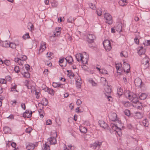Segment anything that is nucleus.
I'll return each instance as SVG.
<instances>
[{
	"instance_id": "obj_1",
	"label": "nucleus",
	"mask_w": 150,
	"mask_h": 150,
	"mask_svg": "<svg viewBox=\"0 0 150 150\" xmlns=\"http://www.w3.org/2000/svg\"><path fill=\"white\" fill-rule=\"evenodd\" d=\"M125 95L126 98L134 103V106L138 109H140L141 102L138 101V98L136 94L130 92L129 91H127L125 92Z\"/></svg>"
},
{
	"instance_id": "obj_2",
	"label": "nucleus",
	"mask_w": 150,
	"mask_h": 150,
	"mask_svg": "<svg viewBox=\"0 0 150 150\" xmlns=\"http://www.w3.org/2000/svg\"><path fill=\"white\" fill-rule=\"evenodd\" d=\"M76 59L78 62L81 61H82V63L83 64H87L88 62V59L87 58L86 59L85 61H84L83 59L84 57L82 54L81 53H78L75 56Z\"/></svg>"
},
{
	"instance_id": "obj_3",
	"label": "nucleus",
	"mask_w": 150,
	"mask_h": 150,
	"mask_svg": "<svg viewBox=\"0 0 150 150\" xmlns=\"http://www.w3.org/2000/svg\"><path fill=\"white\" fill-rule=\"evenodd\" d=\"M102 142L96 141L93 144L90 145V147L94 149L98 150L102 145Z\"/></svg>"
},
{
	"instance_id": "obj_4",
	"label": "nucleus",
	"mask_w": 150,
	"mask_h": 150,
	"mask_svg": "<svg viewBox=\"0 0 150 150\" xmlns=\"http://www.w3.org/2000/svg\"><path fill=\"white\" fill-rule=\"evenodd\" d=\"M103 45L105 49L108 51H110L112 47L110 41L108 40H106L103 42Z\"/></svg>"
},
{
	"instance_id": "obj_5",
	"label": "nucleus",
	"mask_w": 150,
	"mask_h": 150,
	"mask_svg": "<svg viewBox=\"0 0 150 150\" xmlns=\"http://www.w3.org/2000/svg\"><path fill=\"white\" fill-rule=\"evenodd\" d=\"M104 17L106 20L105 22L109 24H111L112 23V17L111 15L108 13H105L104 15Z\"/></svg>"
},
{
	"instance_id": "obj_6",
	"label": "nucleus",
	"mask_w": 150,
	"mask_h": 150,
	"mask_svg": "<svg viewBox=\"0 0 150 150\" xmlns=\"http://www.w3.org/2000/svg\"><path fill=\"white\" fill-rule=\"evenodd\" d=\"M143 55L145 57L142 59L141 63L145 65L146 67H147L149 66V58L145 54H143Z\"/></svg>"
},
{
	"instance_id": "obj_7",
	"label": "nucleus",
	"mask_w": 150,
	"mask_h": 150,
	"mask_svg": "<svg viewBox=\"0 0 150 150\" xmlns=\"http://www.w3.org/2000/svg\"><path fill=\"white\" fill-rule=\"evenodd\" d=\"M117 115L116 113L114 112H111L109 115V118L110 120L112 121L116 120Z\"/></svg>"
},
{
	"instance_id": "obj_8",
	"label": "nucleus",
	"mask_w": 150,
	"mask_h": 150,
	"mask_svg": "<svg viewBox=\"0 0 150 150\" xmlns=\"http://www.w3.org/2000/svg\"><path fill=\"white\" fill-rule=\"evenodd\" d=\"M96 38L95 36L93 34H89L87 37V41L89 43H92L93 40Z\"/></svg>"
},
{
	"instance_id": "obj_9",
	"label": "nucleus",
	"mask_w": 150,
	"mask_h": 150,
	"mask_svg": "<svg viewBox=\"0 0 150 150\" xmlns=\"http://www.w3.org/2000/svg\"><path fill=\"white\" fill-rule=\"evenodd\" d=\"M46 43L44 42H41L40 43V48L39 50V53L42 52L46 49Z\"/></svg>"
},
{
	"instance_id": "obj_10",
	"label": "nucleus",
	"mask_w": 150,
	"mask_h": 150,
	"mask_svg": "<svg viewBox=\"0 0 150 150\" xmlns=\"http://www.w3.org/2000/svg\"><path fill=\"white\" fill-rule=\"evenodd\" d=\"M32 114V111H31L30 112H29V111L28 110H26L23 113V116L24 118H28L31 117Z\"/></svg>"
},
{
	"instance_id": "obj_11",
	"label": "nucleus",
	"mask_w": 150,
	"mask_h": 150,
	"mask_svg": "<svg viewBox=\"0 0 150 150\" xmlns=\"http://www.w3.org/2000/svg\"><path fill=\"white\" fill-rule=\"evenodd\" d=\"M48 140L51 144H55L57 143L56 139L54 137H50L48 139Z\"/></svg>"
},
{
	"instance_id": "obj_12",
	"label": "nucleus",
	"mask_w": 150,
	"mask_h": 150,
	"mask_svg": "<svg viewBox=\"0 0 150 150\" xmlns=\"http://www.w3.org/2000/svg\"><path fill=\"white\" fill-rule=\"evenodd\" d=\"M98 123L100 127L103 128L105 129L108 127V125L102 120H99Z\"/></svg>"
},
{
	"instance_id": "obj_13",
	"label": "nucleus",
	"mask_w": 150,
	"mask_h": 150,
	"mask_svg": "<svg viewBox=\"0 0 150 150\" xmlns=\"http://www.w3.org/2000/svg\"><path fill=\"white\" fill-rule=\"evenodd\" d=\"M9 42L7 41H1L0 42V45L4 47H8L9 46Z\"/></svg>"
},
{
	"instance_id": "obj_14",
	"label": "nucleus",
	"mask_w": 150,
	"mask_h": 150,
	"mask_svg": "<svg viewBox=\"0 0 150 150\" xmlns=\"http://www.w3.org/2000/svg\"><path fill=\"white\" fill-rule=\"evenodd\" d=\"M125 68L124 69V71L125 72H126L127 73H128L129 72L130 68V65L129 64L125 63L124 64Z\"/></svg>"
},
{
	"instance_id": "obj_15",
	"label": "nucleus",
	"mask_w": 150,
	"mask_h": 150,
	"mask_svg": "<svg viewBox=\"0 0 150 150\" xmlns=\"http://www.w3.org/2000/svg\"><path fill=\"white\" fill-rule=\"evenodd\" d=\"M65 59L67 62H68L70 64H71L73 62L72 57L71 56H68Z\"/></svg>"
},
{
	"instance_id": "obj_16",
	"label": "nucleus",
	"mask_w": 150,
	"mask_h": 150,
	"mask_svg": "<svg viewBox=\"0 0 150 150\" xmlns=\"http://www.w3.org/2000/svg\"><path fill=\"white\" fill-rule=\"evenodd\" d=\"M122 23H118L116 26L115 27V29L116 31L118 32H120L122 30Z\"/></svg>"
},
{
	"instance_id": "obj_17",
	"label": "nucleus",
	"mask_w": 150,
	"mask_h": 150,
	"mask_svg": "<svg viewBox=\"0 0 150 150\" xmlns=\"http://www.w3.org/2000/svg\"><path fill=\"white\" fill-rule=\"evenodd\" d=\"M35 147V145L31 143H29L26 146V149L28 150H33Z\"/></svg>"
},
{
	"instance_id": "obj_18",
	"label": "nucleus",
	"mask_w": 150,
	"mask_h": 150,
	"mask_svg": "<svg viewBox=\"0 0 150 150\" xmlns=\"http://www.w3.org/2000/svg\"><path fill=\"white\" fill-rule=\"evenodd\" d=\"M14 61L17 63L19 65H23L24 62L22 61L19 58H14Z\"/></svg>"
},
{
	"instance_id": "obj_19",
	"label": "nucleus",
	"mask_w": 150,
	"mask_h": 150,
	"mask_svg": "<svg viewBox=\"0 0 150 150\" xmlns=\"http://www.w3.org/2000/svg\"><path fill=\"white\" fill-rule=\"evenodd\" d=\"M45 91L48 92L49 94L52 95L54 94V91L52 89L47 88V89H45Z\"/></svg>"
},
{
	"instance_id": "obj_20",
	"label": "nucleus",
	"mask_w": 150,
	"mask_h": 150,
	"mask_svg": "<svg viewBox=\"0 0 150 150\" xmlns=\"http://www.w3.org/2000/svg\"><path fill=\"white\" fill-rule=\"evenodd\" d=\"M134 83L137 86H141V79L139 78H137L135 79Z\"/></svg>"
},
{
	"instance_id": "obj_21",
	"label": "nucleus",
	"mask_w": 150,
	"mask_h": 150,
	"mask_svg": "<svg viewBox=\"0 0 150 150\" xmlns=\"http://www.w3.org/2000/svg\"><path fill=\"white\" fill-rule=\"evenodd\" d=\"M52 86L54 88L59 87H61V88H63L64 85L62 84H59L58 83L53 82L52 83Z\"/></svg>"
},
{
	"instance_id": "obj_22",
	"label": "nucleus",
	"mask_w": 150,
	"mask_h": 150,
	"mask_svg": "<svg viewBox=\"0 0 150 150\" xmlns=\"http://www.w3.org/2000/svg\"><path fill=\"white\" fill-rule=\"evenodd\" d=\"M21 74L24 76L26 78H28L30 77V75L28 71H26L24 72H21Z\"/></svg>"
},
{
	"instance_id": "obj_23",
	"label": "nucleus",
	"mask_w": 150,
	"mask_h": 150,
	"mask_svg": "<svg viewBox=\"0 0 150 150\" xmlns=\"http://www.w3.org/2000/svg\"><path fill=\"white\" fill-rule=\"evenodd\" d=\"M3 131L5 133H10L11 132V129L8 127H4Z\"/></svg>"
},
{
	"instance_id": "obj_24",
	"label": "nucleus",
	"mask_w": 150,
	"mask_h": 150,
	"mask_svg": "<svg viewBox=\"0 0 150 150\" xmlns=\"http://www.w3.org/2000/svg\"><path fill=\"white\" fill-rule=\"evenodd\" d=\"M119 3L121 6H124L127 4V0H121L119 1Z\"/></svg>"
},
{
	"instance_id": "obj_25",
	"label": "nucleus",
	"mask_w": 150,
	"mask_h": 150,
	"mask_svg": "<svg viewBox=\"0 0 150 150\" xmlns=\"http://www.w3.org/2000/svg\"><path fill=\"white\" fill-rule=\"evenodd\" d=\"M105 94H109L111 92V89L110 88L109 86H108L105 88Z\"/></svg>"
},
{
	"instance_id": "obj_26",
	"label": "nucleus",
	"mask_w": 150,
	"mask_h": 150,
	"mask_svg": "<svg viewBox=\"0 0 150 150\" xmlns=\"http://www.w3.org/2000/svg\"><path fill=\"white\" fill-rule=\"evenodd\" d=\"M142 124L145 127H147L149 125V123L148 120L145 119L142 121Z\"/></svg>"
},
{
	"instance_id": "obj_27",
	"label": "nucleus",
	"mask_w": 150,
	"mask_h": 150,
	"mask_svg": "<svg viewBox=\"0 0 150 150\" xmlns=\"http://www.w3.org/2000/svg\"><path fill=\"white\" fill-rule=\"evenodd\" d=\"M42 103L44 105H47L48 103V101L47 99L45 98H43L41 101Z\"/></svg>"
},
{
	"instance_id": "obj_28",
	"label": "nucleus",
	"mask_w": 150,
	"mask_h": 150,
	"mask_svg": "<svg viewBox=\"0 0 150 150\" xmlns=\"http://www.w3.org/2000/svg\"><path fill=\"white\" fill-rule=\"evenodd\" d=\"M120 55L121 57H123L125 58L127 57L128 56V54L127 52L125 51L122 52L120 54Z\"/></svg>"
},
{
	"instance_id": "obj_29",
	"label": "nucleus",
	"mask_w": 150,
	"mask_h": 150,
	"mask_svg": "<svg viewBox=\"0 0 150 150\" xmlns=\"http://www.w3.org/2000/svg\"><path fill=\"white\" fill-rule=\"evenodd\" d=\"M79 129L81 132L84 133H86L87 132V129L85 127H80Z\"/></svg>"
},
{
	"instance_id": "obj_30",
	"label": "nucleus",
	"mask_w": 150,
	"mask_h": 150,
	"mask_svg": "<svg viewBox=\"0 0 150 150\" xmlns=\"http://www.w3.org/2000/svg\"><path fill=\"white\" fill-rule=\"evenodd\" d=\"M43 150H50L49 146L46 143H45L44 145Z\"/></svg>"
},
{
	"instance_id": "obj_31",
	"label": "nucleus",
	"mask_w": 150,
	"mask_h": 150,
	"mask_svg": "<svg viewBox=\"0 0 150 150\" xmlns=\"http://www.w3.org/2000/svg\"><path fill=\"white\" fill-rule=\"evenodd\" d=\"M134 117L137 119H139L141 117V114L140 112H136L134 113Z\"/></svg>"
},
{
	"instance_id": "obj_32",
	"label": "nucleus",
	"mask_w": 150,
	"mask_h": 150,
	"mask_svg": "<svg viewBox=\"0 0 150 150\" xmlns=\"http://www.w3.org/2000/svg\"><path fill=\"white\" fill-rule=\"evenodd\" d=\"M146 52L145 48H143V46H141V57L143 58L145 57L143 55L145 54H144Z\"/></svg>"
},
{
	"instance_id": "obj_33",
	"label": "nucleus",
	"mask_w": 150,
	"mask_h": 150,
	"mask_svg": "<svg viewBox=\"0 0 150 150\" xmlns=\"http://www.w3.org/2000/svg\"><path fill=\"white\" fill-rule=\"evenodd\" d=\"M88 81L89 83L92 84V86H97V83L93 80L92 79H90L88 80Z\"/></svg>"
},
{
	"instance_id": "obj_34",
	"label": "nucleus",
	"mask_w": 150,
	"mask_h": 150,
	"mask_svg": "<svg viewBox=\"0 0 150 150\" xmlns=\"http://www.w3.org/2000/svg\"><path fill=\"white\" fill-rule=\"evenodd\" d=\"M64 60V58H61V59H60L59 60V62L60 66H61L62 67H64L66 65V64L61 65V64H62V63H63Z\"/></svg>"
},
{
	"instance_id": "obj_35",
	"label": "nucleus",
	"mask_w": 150,
	"mask_h": 150,
	"mask_svg": "<svg viewBox=\"0 0 150 150\" xmlns=\"http://www.w3.org/2000/svg\"><path fill=\"white\" fill-rule=\"evenodd\" d=\"M39 113L40 117L41 118H43L44 117V111L43 110L40 109L38 111Z\"/></svg>"
},
{
	"instance_id": "obj_36",
	"label": "nucleus",
	"mask_w": 150,
	"mask_h": 150,
	"mask_svg": "<svg viewBox=\"0 0 150 150\" xmlns=\"http://www.w3.org/2000/svg\"><path fill=\"white\" fill-rule=\"evenodd\" d=\"M61 30V28L60 27L56 28L55 29L54 31L55 33H56L57 34H59V35H60V31Z\"/></svg>"
},
{
	"instance_id": "obj_37",
	"label": "nucleus",
	"mask_w": 150,
	"mask_h": 150,
	"mask_svg": "<svg viewBox=\"0 0 150 150\" xmlns=\"http://www.w3.org/2000/svg\"><path fill=\"white\" fill-rule=\"evenodd\" d=\"M19 58L24 62V61H25L27 59L26 56L23 55H21V57H20Z\"/></svg>"
},
{
	"instance_id": "obj_38",
	"label": "nucleus",
	"mask_w": 150,
	"mask_h": 150,
	"mask_svg": "<svg viewBox=\"0 0 150 150\" xmlns=\"http://www.w3.org/2000/svg\"><path fill=\"white\" fill-rule=\"evenodd\" d=\"M74 21V18H72L71 16H70L67 19V21L68 23H73Z\"/></svg>"
},
{
	"instance_id": "obj_39",
	"label": "nucleus",
	"mask_w": 150,
	"mask_h": 150,
	"mask_svg": "<svg viewBox=\"0 0 150 150\" xmlns=\"http://www.w3.org/2000/svg\"><path fill=\"white\" fill-rule=\"evenodd\" d=\"M147 95L145 93H141V100H144L147 97Z\"/></svg>"
},
{
	"instance_id": "obj_40",
	"label": "nucleus",
	"mask_w": 150,
	"mask_h": 150,
	"mask_svg": "<svg viewBox=\"0 0 150 150\" xmlns=\"http://www.w3.org/2000/svg\"><path fill=\"white\" fill-rule=\"evenodd\" d=\"M115 67L116 69L118 71V70H120V68L122 67V65L121 64H115Z\"/></svg>"
},
{
	"instance_id": "obj_41",
	"label": "nucleus",
	"mask_w": 150,
	"mask_h": 150,
	"mask_svg": "<svg viewBox=\"0 0 150 150\" xmlns=\"http://www.w3.org/2000/svg\"><path fill=\"white\" fill-rule=\"evenodd\" d=\"M81 83L80 82H78L77 81H76V86L78 89H80L81 88Z\"/></svg>"
},
{
	"instance_id": "obj_42",
	"label": "nucleus",
	"mask_w": 150,
	"mask_h": 150,
	"mask_svg": "<svg viewBox=\"0 0 150 150\" xmlns=\"http://www.w3.org/2000/svg\"><path fill=\"white\" fill-rule=\"evenodd\" d=\"M9 47H10L13 49L16 48V45L15 43H10L9 42Z\"/></svg>"
},
{
	"instance_id": "obj_43",
	"label": "nucleus",
	"mask_w": 150,
	"mask_h": 150,
	"mask_svg": "<svg viewBox=\"0 0 150 150\" xmlns=\"http://www.w3.org/2000/svg\"><path fill=\"white\" fill-rule=\"evenodd\" d=\"M51 5L54 7H56L58 5V2L57 1H53L51 3Z\"/></svg>"
},
{
	"instance_id": "obj_44",
	"label": "nucleus",
	"mask_w": 150,
	"mask_h": 150,
	"mask_svg": "<svg viewBox=\"0 0 150 150\" xmlns=\"http://www.w3.org/2000/svg\"><path fill=\"white\" fill-rule=\"evenodd\" d=\"M90 7L92 9L95 10L96 7L94 4H93L92 3H90L89 4Z\"/></svg>"
},
{
	"instance_id": "obj_45",
	"label": "nucleus",
	"mask_w": 150,
	"mask_h": 150,
	"mask_svg": "<svg viewBox=\"0 0 150 150\" xmlns=\"http://www.w3.org/2000/svg\"><path fill=\"white\" fill-rule=\"evenodd\" d=\"M143 44L146 46L150 45V40H147L146 42H143Z\"/></svg>"
},
{
	"instance_id": "obj_46",
	"label": "nucleus",
	"mask_w": 150,
	"mask_h": 150,
	"mask_svg": "<svg viewBox=\"0 0 150 150\" xmlns=\"http://www.w3.org/2000/svg\"><path fill=\"white\" fill-rule=\"evenodd\" d=\"M0 83L2 84H6V81L4 79H0Z\"/></svg>"
},
{
	"instance_id": "obj_47",
	"label": "nucleus",
	"mask_w": 150,
	"mask_h": 150,
	"mask_svg": "<svg viewBox=\"0 0 150 150\" xmlns=\"http://www.w3.org/2000/svg\"><path fill=\"white\" fill-rule=\"evenodd\" d=\"M125 114L127 116H129L130 115L129 110H125Z\"/></svg>"
},
{
	"instance_id": "obj_48",
	"label": "nucleus",
	"mask_w": 150,
	"mask_h": 150,
	"mask_svg": "<svg viewBox=\"0 0 150 150\" xmlns=\"http://www.w3.org/2000/svg\"><path fill=\"white\" fill-rule=\"evenodd\" d=\"M74 76V74L72 72H69L68 74V76L69 77L70 79L73 78Z\"/></svg>"
},
{
	"instance_id": "obj_49",
	"label": "nucleus",
	"mask_w": 150,
	"mask_h": 150,
	"mask_svg": "<svg viewBox=\"0 0 150 150\" xmlns=\"http://www.w3.org/2000/svg\"><path fill=\"white\" fill-rule=\"evenodd\" d=\"M96 12L97 15L99 16H100L102 15V11L100 9H98L96 11Z\"/></svg>"
},
{
	"instance_id": "obj_50",
	"label": "nucleus",
	"mask_w": 150,
	"mask_h": 150,
	"mask_svg": "<svg viewBox=\"0 0 150 150\" xmlns=\"http://www.w3.org/2000/svg\"><path fill=\"white\" fill-rule=\"evenodd\" d=\"M4 64L7 66H9L10 65V62L9 60H6L5 61Z\"/></svg>"
},
{
	"instance_id": "obj_51",
	"label": "nucleus",
	"mask_w": 150,
	"mask_h": 150,
	"mask_svg": "<svg viewBox=\"0 0 150 150\" xmlns=\"http://www.w3.org/2000/svg\"><path fill=\"white\" fill-rule=\"evenodd\" d=\"M100 73L103 74H107V71L105 69H103L101 70Z\"/></svg>"
},
{
	"instance_id": "obj_52",
	"label": "nucleus",
	"mask_w": 150,
	"mask_h": 150,
	"mask_svg": "<svg viewBox=\"0 0 150 150\" xmlns=\"http://www.w3.org/2000/svg\"><path fill=\"white\" fill-rule=\"evenodd\" d=\"M14 70L16 72L18 73L19 71H20L19 69V68L18 66L15 67L14 68Z\"/></svg>"
},
{
	"instance_id": "obj_53",
	"label": "nucleus",
	"mask_w": 150,
	"mask_h": 150,
	"mask_svg": "<svg viewBox=\"0 0 150 150\" xmlns=\"http://www.w3.org/2000/svg\"><path fill=\"white\" fill-rule=\"evenodd\" d=\"M45 64L50 67L52 66V63L49 61H46L45 62Z\"/></svg>"
},
{
	"instance_id": "obj_54",
	"label": "nucleus",
	"mask_w": 150,
	"mask_h": 150,
	"mask_svg": "<svg viewBox=\"0 0 150 150\" xmlns=\"http://www.w3.org/2000/svg\"><path fill=\"white\" fill-rule=\"evenodd\" d=\"M17 86L16 85H12L11 88V91H15L14 90H16V88Z\"/></svg>"
},
{
	"instance_id": "obj_55",
	"label": "nucleus",
	"mask_w": 150,
	"mask_h": 150,
	"mask_svg": "<svg viewBox=\"0 0 150 150\" xmlns=\"http://www.w3.org/2000/svg\"><path fill=\"white\" fill-rule=\"evenodd\" d=\"M32 130V129L30 127H29L26 129L25 132L28 133H30Z\"/></svg>"
},
{
	"instance_id": "obj_56",
	"label": "nucleus",
	"mask_w": 150,
	"mask_h": 150,
	"mask_svg": "<svg viewBox=\"0 0 150 150\" xmlns=\"http://www.w3.org/2000/svg\"><path fill=\"white\" fill-rule=\"evenodd\" d=\"M82 103L80 99H78L76 102V104L78 105H79Z\"/></svg>"
},
{
	"instance_id": "obj_57",
	"label": "nucleus",
	"mask_w": 150,
	"mask_h": 150,
	"mask_svg": "<svg viewBox=\"0 0 150 150\" xmlns=\"http://www.w3.org/2000/svg\"><path fill=\"white\" fill-rule=\"evenodd\" d=\"M117 126L118 125L117 124H116V125L115 126V127H113V128H112V129L114 130H116V129H119V130H120V129H119V128Z\"/></svg>"
},
{
	"instance_id": "obj_58",
	"label": "nucleus",
	"mask_w": 150,
	"mask_h": 150,
	"mask_svg": "<svg viewBox=\"0 0 150 150\" xmlns=\"http://www.w3.org/2000/svg\"><path fill=\"white\" fill-rule=\"evenodd\" d=\"M29 37V35L28 34H26L25 35H24L23 36V38L24 39H25L26 38H28Z\"/></svg>"
},
{
	"instance_id": "obj_59",
	"label": "nucleus",
	"mask_w": 150,
	"mask_h": 150,
	"mask_svg": "<svg viewBox=\"0 0 150 150\" xmlns=\"http://www.w3.org/2000/svg\"><path fill=\"white\" fill-rule=\"evenodd\" d=\"M52 123L51 121L50 120H47L46 122V124L47 125H49L51 124Z\"/></svg>"
},
{
	"instance_id": "obj_60",
	"label": "nucleus",
	"mask_w": 150,
	"mask_h": 150,
	"mask_svg": "<svg viewBox=\"0 0 150 150\" xmlns=\"http://www.w3.org/2000/svg\"><path fill=\"white\" fill-rule=\"evenodd\" d=\"M21 108H23L24 110L25 109V105L24 103H22L21 104Z\"/></svg>"
},
{
	"instance_id": "obj_61",
	"label": "nucleus",
	"mask_w": 150,
	"mask_h": 150,
	"mask_svg": "<svg viewBox=\"0 0 150 150\" xmlns=\"http://www.w3.org/2000/svg\"><path fill=\"white\" fill-rule=\"evenodd\" d=\"M11 105H13V106H15V105H16V103L17 102L16 100H15L14 101H11Z\"/></svg>"
},
{
	"instance_id": "obj_62",
	"label": "nucleus",
	"mask_w": 150,
	"mask_h": 150,
	"mask_svg": "<svg viewBox=\"0 0 150 150\" xmlns=\"http://www.w3.org/2000/svg\"><path fill=\"white\" fill-rule=\"evenodd\" d=\"M25 68L26 70L27 71H28V70L29 69L30 66L28 64H26L25 65Z\"/></svg>"
},
{
	"instance_id": "obj_63",
	"label": "nucleus",
	"mask_w": 150,
	"mask_h": 150,
	"mask_svg": "<svg viewBox=\"0 0 150 150\" xmlns=\"http://www.w3.org/2000/svg\"><path fill=\"white\" fill-rule=\"evenodd\" d=\"M53 54V53H50L49 54L48 52H47V57L49 58L50 57V56L52 55Z\"/></svg>"
},
{
	"instance_id": "obj_64",
	"label": "nucleus",
	"mask_w": 150,
	"mask_h": 150,
	"mask_svg": "<svg viewBox=\"0 0 150 150\" xmlns=\"http://www.w3.org/2000/svg\"><path fill=\"white\" fill-rule=\"evenodd\" d=\"M134 41L135 43L137 44H138L139 43V40L137 38H134Z\"/></svg>"
}]
</instances>
